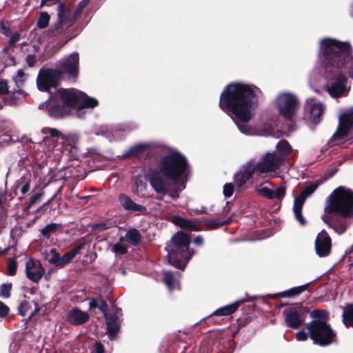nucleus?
<instances>
[{
    "label": "nucleus",
    "instance_id": "nucleus-1",
    "mask_svg": "<svg viewBox=\"0 0 353 353\" xmlns=\"http://www.w3.org/2000/svg\"><path fill=\"white\" fill-rule=\"evenodd\" d=\"M350 44L334 39L320 41L318 66L312 75L319 73L326 80L325 89L332 98L346 97L350 85L345 76L349 67Z\"/></svg>",
    "mask_w": 353,
    "mask_h": 353
},
{
    "label": "nucleus",
    "instance_id": "nucleus-2",
    "mask_svg": "<svg viewBox=\"0 0 353 353\" xmlns=\"http://www.w3.org/2000/svg\"><path fill=\"white\" fill-rule=\"evenodd\" d=\"M61 78V72L57 69H41L37 78L38 89L47 92L50 97L39 105V108L47 112L54 119H59L70 114L71 110L77 105V116L81 117V109L92 108L98 105V101L85 93L74 89H57V84Z\"/></svg>",
    "mask_w": 353,
    "mask_h": 353
},
{
    "label": "nucleus",
    "instance_id": "nucleus-3",
    "mask_svg": "<svg viewBox=\"0 0 353 353\" xmlns=\"http://www.w3.org/2000/svg\"><path fill=\"white\" fill-rule=\"evenodd\" d=\"M260 90L254 85L232 83L221 94L219 106L227 113H232L239 131L246 135L257 134V130L249 124L254 115L255 101Z\"/></svg>",
    "mask_w": 353,
    "mask_h": 353
},
{
    "label": "nucleus",
    "instance_id": "nucleus-4",
    "mask_svg": "<svg viewBox=\"0 0 353 353\" xmlns=\"http://www.w3.org/2000/svg\"><path fill=\"white\" fill-rule=\"evenodd\" d=\"M159 170L153 172L149 183L159 200L168 195L176 199L185 188L188 163L185 157L177 152L163 157L159 163Z\"/></svg>",
    "mask_w": 353,
    "mask_h": 353
},
{
    "label": "nucleus",
    "instance_id": "nucleus-5",
    "mask_svg": "<svg viewBox=\"0 0 353 353\" xmlns=\"http://www.w3.org/2000/svg\"><path fill=\"white\" fill-rule=\"evenodd\" d=\"M313 319L307 325L310 337L314 343L321 346L330 345L335 337L331 326L326 322L328 312L326 310H313L310 313Z\"/></svg>",
    "mask_w": 353,
    "mask_h": 353
},
{
    "label": "nucleus",
    "instance_id": "nucleus-6",
    "mask_svg": "<svg viewBox=\"0 0 353 353\" xmlns=\"http://www.w3.org/2000/svg\"><path fill=\"white\" fill-rule=\"evenodd\" d=\"M325 212L353 217V191L343 186L336 188L327 197Z\"/></svg>",
    "mask_w": 353,
    "mask_h": 353
},
{
    "label": "nucleus",
    "instance_id": "nucleus-7",
    "mask_svg": "<svg viewBox=\"0 0 353 353\" xmlns=\"http://www.w3.org/2000/svg\"><path fill=\"white\" fill-rule=\"evenodd\" d=\"M174 248L170 250L166 247L168 261L175 268L183 270L188 261L194 254L193 250H189L190 239L188 234L179 231L172 238Z\"/></svg>",
    "mask_w": 353,
    "mask_h": 353
},
{
    "label": "nucleus",
    "instance_id": "nucleus-8",
    "mask_svg": "<svg viewBox=\"0 0 353 353\" xmlns=\"http://www.w3.org/2000/svg\"><path fill=\"white\" fill-rule=\"evenodd\" d=\"M279 113L286 120H292L299 108L297 97L290 92L280 93L275 99Z\"/></svg>",
    "mask_w": 353,
    "mask_h": 353
},
{
    "label": "nucleus",
    "instance_id": "nucleus-9",
    "mask_svg": "<svg viewBox=\"0 0 353 353\" xmlns=\"http://www.w3.org/2000/svg\"><path fill=\"white\" fill-rule=\"evenodd\" d=\"M58 21L54 26L49 30L51 33L62 34L70 28L76 21L77 19L73 12L65 5L61 3L57 10Z\"/></svg>",
    "mask_w": 353,
    "mask_h": 353
},
{
    "label": "nucleus",
    "instance_id": "nucleus-10",
    "mask_svg": "<svg viewBox=\"0 0 353 353\" xmlns=\"http://www.w3.org/2000/svg\"><path fill=\"white\" fill-rule=\"evenodd\" d=\"M307 313V309L299 305L286 308L283 311L285 322L288 327L297 329L304 323Z\"/></svg>",
    "mask_w": 353,
    "mask_h": 353
},
{
    "label": "nucleus",
    "instance_id": "nucleus-11",
    "mask_svg": "<svg viewBox=\"0 0 353 353\" xmlns=\"http://www.w3.org/2000/svg\"><path fill=\"white\" fill-rule=\"evenodd\" d=\"M282 163V157L276 152L267 153L256 163H254V168L259 174L268 173L276 170Z\"/></svg>",
    "mask_w": 353,
    "mask_h": 353
},
{
    "label": "nucleus",
    "instance_id": "nucleus-12",
    "mask_svg": "<svg viewBox=\"0 0 353 353\" xmlns=\"http://www.w3.org/2000/svg\"><path fill=\"white\" fill-rule=\"evenodd\" d=\"M319 183L318 182H314L305 185L301 194L294 199L293 205V212L296 219L302 225H305V220L302 215V208L305 203V199L312 195L319 187Z\"/></svg>",
    "mask_w": 353,
    "mask_h": 353
},
{
    "label": "nucleus",
    "instance_id": "nucleus-13",
    "mask_svg": "<svg viewBox=\"0 0 353 353\" xmlns=\"http://www.w3.org/2000/svg\"><path fill=\"white\" fill-rule=\"evenodd\" d=\"M41 134L43 135V141H46L49 137L53 139V141L61 138L63 141V144L68 145L71 147L74 146L78 142V136L76 134L67 133L62 134L56 128L48 127L43 128L41 130Z\"/></svg>",
    "mask_w": 353,
    "mask_h": 353
},
{
    "label": "nucleus",
    "instance_id": "nucleus-14",
    "mask_svg": "<svg viewBox=\"0 0 353 353\" xmlns=\"http://www.w3.org/2000/svg\"><path fill=\"white\" fill-rule=\"evenodd\" d=\"M353 130V109L343 113L339 117V126L332 137V140L343 139L348 136Z\"/></svg>",
    "mask_w": 353,
    "mask_h": 353
},
{
    "label": "nucleus",
    "instance_id": "nucleus-15",
    "mask_svg": "<svg viewBox=\"0 0 353 353\" xmlns=\"http://www.w3.org/2000/svg\"><path fill=\"white\" fill-rule=\"evenodd\" d=\"M130 130V128L125 125H101L96 128L95 134L101 135L112 141L122 137L126 132Z\"/></svg>",
    "mask_w": 353,
    "mask_h": 353
},
{
    "label": "nucleus",
    "instance_id": "nucleus-16",
    "mask_svg": "<svg viewBox=\"0 0 353 353\" xmlns=\"http://www.w3.org/2000/svg\"><path fill=\"white\" fill-rule=\"evenodd\" d=\"M45 273V269L41 263L32 259H29L26 262V274L27 278L34 282L38 283Z\"/></svg>",
    "mask_w": 353,
    "mask_h": 353
},
{
    "label": "nucleus",
    "instance_id": "nucleus-17",
    "mask_svg": "<svg viewBox=\"0 0 353 353\" xmlns=\"http://www.w3.org/2000/svg\"><path fill=\"white\" fill-rule=\"evenodd\" d=\"M315 250L320 257L327 256L331 250V239L325 230H322L316 236Z\"/></svg>",
    "mask_w": 353,
    "mask_h": 353
},
{
    "label": "nucleus",
    "instance_id": "nucleus-18",
    "mask_svg": "<svg viewBox=\"0 0 353 353\" xmlns=\"http://www.w3.org/2000/svg\"><path fill=\"white\" fill-rule=\"evenodd\" d=\"M79 61V54L72 52L68 57L61 60L60 67L65 72L75 78L78 75Z\"/></svg>",
    "mask_w": 353,
    "mask_h": 353
},
{
    "label": "nucleus",
    "instance_id": "nucleus-19",
    "mask_svg": "<svg viewBox=\"0 0 353 353\" xmlns=\"http://www.w3.org/2000/svg\"><path fill=\"white\" fill-rule=\"evenodd\" d=\"M257 173L252 162L245 165L234 176V183L241 188L255 174Z\"/></svg>",
    "mask_w": 353,
    "mask_h": 353
},
{
    "label": "nucleus",
    "instance_id": "nucleus-20",
    "mask_svg": "<svg viewBox=\"0 0 353 353\" xmlns=\"http://www.w3.org/2000/svg\"><path fill=\"white\" fill-rule=\"evenodd\" d=\"M305 108L310 112V119L312 122H319L320 117L324 112L325 107L323 104L311 99L307 101Z\"/></svg>",
    "mask_w": 353,
    "mask_h": 353
},
{
    "label": "nucleus",
    "instance_id": "nucleus-21",
    "mask_svg": "<svg viewBox=\"0 0 353 353\" xmlns=\"http://www.w3.org/2000/svg\"><path fill=\"white\" fill-rule=\"evenodd\" d=\"M119 202L125 210L137 212L142 214H145L147 212V209L145 206L134 203L125 194H121L119 196Z\"/></svg>",
    "mask_w": 353,
    "mask_h": 353
},
{
    "label": "nucleus",
    "instance_id": "nucleus-22",
    "mask_svg": "<svg viewBox=\"0 0 353 353\" xmlns=\"http://www.w3.org/2000/svg\"><path fill=\"white\" fill-rule=\"evenodd\" d=\"M285 191L286 189L285 186H281L274 190L266 187H263L256 190L258 194L270 200H281L285 195Z\"/></svg>",
    "mask_w": 353,
    "mask_h": 353
},
{
    "label": "nucleus",
    "instance_id": "nucleus-23",
    "mask_svg": "<svg viewBox=\"0 0 353 353\" xmlns=\"http://www.w3.org/2000/svg\"><path fill=\"white\" fill-rule=\"evenodd\" d=\"M120 315L121 311L116 309L112 315L105 318L108 334L110 339H113L119 332V325L118 321Z\"/></svg>",
    "mask_w": 353,
    "mask_h": 353
},
{
    "label": "nucleus",
    "instance_id": "nucleus-24",
    "mask_svg": "<svg viewBox=\"0 0 353 353\" xmlns=\"http://www.w3.org/2000/svg\"><path fill=\"white\" fill-rule=\"evenodd\" d=\"M89 319V314L79 308L72 309L68 314V320L72 325H82Z\"/></svg>",
    "mask_w": 353,
    "mask_h": 353
},
{
    "label": "nucleus",
    "instance_id": "nucleus-25",
    "mask_svg": "<svg viewBox=\"0 0 353 353\" xmlns=\"http://www.w3.org/2000/svg\"><path fill=\"white\" fill-rule=\"evenodd\" d=\"M31 179V173L29 171H25L21 178L17 181V187L20 190L22 195H25L29 192Z\"/></svg>",
    "mask_w": 353,
    "mask_h": 353
},
{
    "label": "nucleus",
    "instance_id": "nucleus-26",
    "mask_svg": "<svg viewBox=\"0 0 353 353\" xmlns=\"http://www.w3.org/2000/svg\"><path fill=\"white\" fill-rule=\"evenodd\" d=\"M84 247L85 243H81V245L74 248L73 249L65 253L62 256H60L59 267H63L64 265L70 263L72 261V259L77 254H79L82 249L84 248Z\"/></svg>",
    "mask_w": 353,
    "mask_h": 353
},
{
    "label": "nucleus",
    "instance_id": "nucleus-27",
    "mask_svg": "<svg viewBox=\"0 0 353 353\" xmlns=\"http://www.w3.org/2000/svg\"><path fill=\"white\" fill-rule=\"evenodd\" d=\"M310 283L302 285L298 287H294L285 291L281 292L274 295V296L291 298L299 295L303 292L306 290Z\"/></svg>",
    "mask_w": 353,
    "mask_h": 353
},
{
    "label": "nucleus",
    "instance_id": "nucleus-28",
    "mask_svg": "<svg viewBox=\"0 0 353 353\" xmlns=\"http://www.w3.org/2000/svg\"><path fill=\"white\" fill-rule=\"evenodd\" d=\"M241 301H237L231 304L227 305L215 310L212 315L227 316L234 313L240 306Z\"/></svg>",
    "mask_w": 353,
    "mask_h": 353
},
{
    "label": "nucleus",
    "instance_id": "nucleus-29",
    "mask_svg": "<svg viewBox=\"0 0 353 353\" xmlns=\"http://www.w3.org/2000/svg\"><path fill=\"white\" fill-rule=\"evenodd\" d=\"M24 97V92L22 90L17 89L15 92L10 91L8 92L3 97V101L6 104L12 105L17 104Z\"/></svg>",
    "mask_w": 353,
    "mask_h": 353
},
{
    "label": "nucleus",
    "instance_id": "nucleus-30",
    "mask_svg": "<svg viewBox=\"0 0 353 353\" xmlns=\"http://www.w3.org/2000/svg\"><path fill=\"white\" fill-rule=\"evenodd\" d=\"M154 147L152 143H141L132 146L130 150L129 154L132 156L139 157L142 155L146 150Z\"/></svg>",
    "mask_w": 353,
    "mask_h": 353
},
{
    "label": "nucleus",
    "instance_id": "nucleus-31",
    "mask_svg": "<svg viewBox=\"0 0 353 353\" xmlns=\"http://www.w3.org/2000/svg\"><path fill=\"white\" fill-rule=\"evenodd\" d=\"M276 153L282 157L283 162L285 157L291 153L292 148L287 141L281 140L276 145Z\"/></svg>",
    "mask_w": 353,
    "mask_h": 353
},
{
    "label": "nucleus",
    "instance_id": "nucleus-32",
    "mask_svg": "<svg viewBox=\"0 0 353 353\" xmlns=\"http://www.w3.org/2000/svg\"><path fill=\"white\" fill-rule=\"evenodd\" d=\"M342 317L345 326L353 327V305H347L343 308Z\"/></svg>",
    "mask_w": 353,
    "mask_h": 353
},
{
    "label": "nucleus",
    "instance_id": "nucleus-33",
    "mask_svg": "<svg viewBox=\"0 0 353 353\" xmlns=\"http://www.w3.org/2000/svg\"><path fill=\"white\" fill-rule=\"evenodd\" d=\"M163 281L167 287L170 290H173L179 288V283L174 279V275L170 271L163 272Z\"/></svg>",
    "mask_w": 353,
    "mask_h": 353
},
{
    "label": "nucleus",
    "instance_id": "nucleus-34",
    "mask_svg": "<svg viewBox=\"0 0 353 353\" xmlns=\"http://www.w3.org/2000/svg\"><path fill=\"white\" fill-rule=\"evenodd\" d=\"M125 238L129 243L136 245L141 241V236L138 230L135 229L129 230L125 234Z\"/></svg>",
    "mask_w": 353,
    "mask_h": 353
},
{
    "label": "nucleus",
    "instance_id": "nucleus-35",
    "mask_svg": "<svg viewBox=\"0 0 353 353\" xmlns=\"http://www.w3.org/2000/svg\"><path fill=\"white\" fill-rule=\"evenodd\" d=\"M174 222L181 228H183L189 230H196V227L192 223L181 217L175 216L174 218Z\"/></svg>",
    "mask_w": 353,
    "mask_h": 353
},
{
    "label": "nucleus",
    "instance_id": "nucleus-36",
    "mask_svg": "<svg viewBox=\"0 0 353 353\" xmlns=\"http://www.w3.org/2000/svg\"><path fill=\"white\" fill-rule=\"evenodd\" d=\"M50 20V14L46 12H42L39 16L37 26L39 29H44L48 27Z\"/></svg>",
    "mask_w": 353,
    "mask_h": 353
},
{
    "label": "nucleus",
    "instance_id": "nucleus-37",
    "mask_svg": "<svg viewBox=\"0 0 353 353\" xmlns=\"http://www.w3.org/2000/svg\"><path fill=\"white\" fill-rule=\"evenodd\" d=\"M26 80V74L21 70H19L15 77H13V81L16 87L19 90H22L23 85Z\"/></svg>",
    "mask_w": 353,
    "mask_h": 353
},
{
    "label": "nucleus",
    "instance_id": "nucleus-38",
    "mask_svg": "<svg viewBox=\"0 0 353 353\" xmlns=\"http://www.w3.org/2000/svg\"><path fill=\"white\" fill-rule=\"evenodd\" d=\"M58 227L59 225L57 223H52L48 224L41 230V234L45 237L49 238L52 234L57 231Z\"/></svg>",
    "mask_w": 353,
    "mask_h": 353
},
{
    "label": "nucleus",
    "instance_id": "nucleus-39",
    "mask_svg": "<svg viewBox=\"0 0 353 353\" xmlns=\"http://www.w3.org/2000/svg\"><path fill=\"white\" fill-rule=\"evenodd\" d=\"M349 226V223L347 221H342L334 223L332 227L338 234H341L345 232Z\"/></svg>",
    "mask_w": 353,
    "mask_h": 353
},
{
    "label": "nucleus",
    "instance_id": "nucleus-40",
    "mask_svg": "<svg viewBox=\"0 0 353 353\" xmlns=\"http://www.w3.org/2000/svg\"><path fill=\"white\" fill-rule=\"evenodd\" d=\"M49 256L48 262L59 267L60 255L57 250L55 248H52L50 251Z\"/></svg>",
    "mask_w": 353,
    "mask_h": 353
},
{
    "label": "nucleus",
    "instance_id": "nucleus-41",
    "mask_svg": "<svg viewBox=\"0 0 353 353\" xmlns=\"http://www.w3.org/2000/svg\"><path fill=\"white\" fill-rule=\"evenodd\" d=\"M12 288L11 283H3L0 286V297L8 299L10 296V290Z\"/></svg>",
    "mask_w": 353,
    "mask_h": 353
},
{
    "label": "nucleus",
    "instance_id": "nucleus-42",
    "mask_svg": "<svg viewBox=\"0 0 353 353\" xmlns=\"http://www.w3.org/2000/svg\"><path fill=\"white\" fill-rule=\"evenodd\" d=\"M111 227V224L108 222H101L99 223H95L92 225L91 228L92 230L94 232H101L104 231Z\"/></svg>",
    "mask_w": 353,
    "mask_h": 353
},
{
    "label": "nucleus",
    "instance_id": "nucleus-43",
    "mask_svg": "<svg viewBox=\"0 0 353 353\" xmlns=\"http://www.w3.org/2000/svg\"><path fill=\"white\" fill-rule=\"evenodd\" d=\"M8 270L10 276H14L17 273V263L15 259H10L8 263Z\"/></svg>",
    "mask_w": 353,
    "mask_h": 353
},
{
    "label": "nucleus",
    "instance_id": "nucleus-44",
    "mask_svg": "<svg viewBox=\"0 0 353 353\" xmlns=\"http://www.w3.org/2000/svg\"><path fill=\"white\" fill-rule=\"evenodd\" d=\"M89 0H81L75 10L73 12L74 15L75 16L76 19L81 14L85 7L88 3Z\"/></svg>",
    "mask_w": 353,
    "mask_h": 353
},
{
    "label": "nucleus",
    "instance_id": "nucleus-45",
    "mask_svg": "<svg viewBox=\"0 0 353 353\" xmlns=\"http://www.w3.org/2000/svg\"><path fill=\"white\" fill-rule=\"evenodd\" d=\"M20 39V34L19 32H15L10 39L8 41V44L6 47L4 48V51L8 50L10 48H12L16 43H17Z\"/></svg>",
    "mask_w": 353,
    "mask_h": 353
},
{
    "label": "nucleus",
    "instance_id": "nucleus-46",
    "mask_svg": "<svg viewBox=\"0 0 353 353\" xmlns=\"http://www.w3.org/2000/svg\"><path fill=\"white\" fill-rule=\"evenodd\" d=\"M112 250L116 254H124L127 252V246L121 243H116Z\"/></svg>",
    "mask_w": 353,
    "mask_h": 353
},
{
    "label": "nucleus",
    "instance_id": "nucleus-47",
    "mask_svg": "<svg viewBox=\"0 0 353 353\" xmlns=\"http://www.w3.org/2000/svg\"><path fill=\"white\" fill-rule=\"evenodd\" d=\"M0 32L4 35H9L10 33V24L8 21H0Z\"/></svg>",
    "mask_w": 353,
    "mask_h": 353
},
{
    "label": "nucleus",
    "instance_id": "nucleus-48",
    "mask_svg": "<svg viewBox=\"0 0 353 353\" xmlns=\"http://www.w3.org/2000/svg\"><path fill=\"white\" fill-rule=\"evenodd\" d=\"M98 308L103 312L105 318L112 315V314H108V312H107V311H108V305H107L106 302L104 300H103V299L100 300V303H99Z\"/></svg>",
    "mask_w": 353,
    "mask_h": 353
},
{
    "label": "nucleus",
    "instance_id": "nucleus-49",
    "mask_svg": "<svg viewBox=\"0 0 353 353\" xmlns=\"http://www.w3.org/2000/svg\"><path fill=\"white\" fill-rule=\"evenodd\" d=\"M10 312V309L8 305L0 301V318H5Z\"/></svg>",
    "mask_w": 353,
    "mask_h": 353
},
{
    "label": "nucleus",
    "instance_id": "nucleus-50",
    "mask_svg": "<svg viewBox=\"0 0 353 353\" xmlns=\"http://www.w3.org/2000/svg\"><path fill=\"white\" fill-rule=\"evenodd\" d=\"M234 192V188L232 183H226L223 186V194L225 197H230L232 195Z\"/></svg>",
    "mask_w": 353,
    "mask_h": 353
},
{
    "label": "nucleus",
    "instance_id": "nucleus-51",
    "mask_svg": "<svg viewBox=\"0 0 353 353\" xmlns=\"http://www.w3.org/2000/svg\"><path fill=\"white\" fill-rule=\"evenodd\" d=\"M348 68L346 70V72H348L350 77L353 79V58L352 57V49L350 48V61Z\"/></svg>",
    "mask_w": 353,
    "mask_h": 353
},
{
    "label": "nucleus",
    "instance_id": "nucleus-52",
    "mask_svg": "<svg viewBox=\"0 0 353 353\" xmlns=\"http://www.w3.org/2000/svg\"><path fill=\"white\" fill-rule=\"evenodd\" d=\"M28 303L27 301H23L19 305V314L22 316H25L27 314Z\"/></svg>",
    "mask_w": 353,
    "mask_h": 353
},
{
    "label": "nucleus",
    "instance_id": "nucleus-53",
    "mask_svg": "<svg viewBox=\"0 0 353 353\" xmlns=\"http://www.w3.org/2000/svg\"><path fill=\"white\" fill-rule=\"evenodd\" d=\"M308 336L304 330L299 331L296 334V339L298 341H304L307 340Z\"/></svg>",
    "mask_w": 353,
    "mask_h": 353
},
{
    "label": "nucleus",
    "instance_id": "nucleus-54",
    "mask_svg": "<svg viewBox=\"0 0 353 353\" xmlns=\"http://www.w3.org/2000/svg\"><path fill=\"white\" fill-rule=\"evenodd\" d=\"M10 91L8 90V85L6 81H0V94L6 95Z\"/></svg>",
    "mask_w": 353,
    "mask_h": 353
},
{
    "label": "nucleus",
    "instance_id": "nucleus-55",
    "mask_svg": "<svg viewBox=\"0 0 353 353\" xmlns=\"http://www.w3.org/2000/svg\"><path fill=\"white\" fill-rule=\"evenodd\" d=\"M135 183L137 189H139V190H143L146 188V183L142 181L141 177H139V179H136Z\"/></svg>",
    "mask_w": 353,
    "mask_h": 353
},
{
    "label": "nucleus",
    "instance_id": "nucleus-56",
    "mask_svg": "<svg viewBox=\"0 0 353 353\" xmlns=\"http://www.w3.org/2000/svg\"><path fill=\"white\" fill-rule=\"evenodd\" d=\"M42 196V194L41 193H37L34 195H33L32 196H31L30 199V205H32L33 204H34L37 201H39Z\"/></svg>",
    "mask_w": 353,
    "mask_h": 353
},
{
    "label": "nucleus",
    "instance_id": "nucleus-57",
    "mask_svg": "<svg viewBox=\"0 0 353 353\" xmlns=\"http://www.w3.org/2000/svg\"><path fill=\"white\" fill-rule=\"evenodd\" d=\"M59 0H41V6H50L57 3Z\"/></svg>",
    "mask_w": 353,
    "mask_h": 353
},
{
    "label": "nucleus",
    "instance_id": "nucleus-58",
    "mask_svg": "<svg viewBox=\"0 0 353 353\" xmlns=\"http://www.w3.org/2000/svg\"><path fill=\"white\" fill-rule=\"evenodd\" d=\"M96 353H103V347L99 342L95 343Z\"/></svg>",
    "mask_w": 353,
    "mask_h": 353
},
{
    "label": "nucleus",
    "instance_id": "nucleus-59",
    "mask_svg": "<svg viewBox=\"0 0 353 353\" xmlns=\"http://www.w3.org/2000/svg\"><path fill=\"white\" fill-rule=\"evenodd\" d=\"M26 62L30 67H32L34 62V57L32 55H28L26 57Z\"/></svg>",
    "mask_w": 353,
    "mask_h": 353
},
{
    "label": "nucleus",
    "instance_id": "nucleus-60",
    "mask_svg": "<svg viewBox=\"0 0 353 353\" xmlns=\"http://www.w3.org/2000/svg\"><path fill=\"white\" fill-rule=\"evenodd\" d=\"M89 306L90 308H98L99 303L96 299H91L89 303Z\"/></svg>",
    "mask_w": 353,
    "mask_h": 353
},
{
    "label": "nucleus",
    "instance_id": "nucleus-61",
    "mask_svg": "<svg viewBox=\"0 0 353 353\" xmlns=\"http://www.w3.org/2000/svg\"><path fill=\"white\" fill-rule=\"evenodd\" d=\"M194 243L196 245H202L203 239L201 236H197L194 239Z\"/></svg>",
    "mask_w": 353,
    "mask_h": 353
},
{
    "label": "nucleus",
    "instance_id": "nucleus-62",
    "mask_svg": "<svg viewBox=\"0 0 353 353\" xmlns=\"http://www.w3.org/2000/svg\"><path fill=\"white\" fill-rule=\"evenodd\" d=\"M3 198V192L0 190V206L2 205V199Z\"/></svg>",
    "mask_w": 353,
    "mask_h": 353
},
{
    "label": "nucleus",
    "instance_id": "nucleus-63",
    "mask_svg": "<svg viewBox=\"0 0 353 353\" xmlns=\"http://www.w3.org/2000/svg\"><path fill=\"white\" fill-rule=\"evenodd\" d=\"M120 241H123V237H121V238H120Z\"/></svg>",
    "mask_w": 353,
    "mask_h": 353
},
{
    "label": "nucleus",
    "instance_id": "nucleus-64",
    "mask_svg": "<svg viewBox=\"0 0 353 353\" xmlns=\"http://www.w3.org/2000/svg\"><path fill=\"white\" fill-rule=\"evenodd\" d=\"M122 273L124 274L125 273V270H123L122 271Z\"/></svg>",
    "mask_w": 353,
    "mask_h": 353
}]
</instances>
